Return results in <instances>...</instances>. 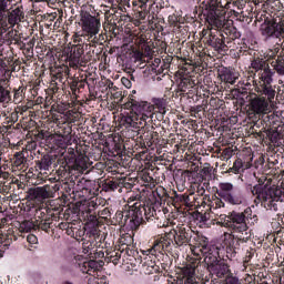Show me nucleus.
<instances>
[{
	"label": "nucleus",
	"instance_id": "obj_29",
	"mask_svg": "<svg viewBox=\"0 0 284 284\" xmlns=\"http://www.w3.org/2000/svg\"><path fill=\"white\" fill-rule=\"evenodd\" d=\"M87 266L89 267V272H91V276H92L94 272H99V270L103 267V261L89 260L87 262Z\"/></svg>",
	"mask_w": 284,
	"mask_h": 284
},
{
	"label": "nucleus",
	"instance_id": "obj_59",
	"mask_svg": "<svg viewBox=\"0 0 284 284\" xmlns=\"http://www.w3.org/2000/svg\"><path fill=\"white\" fill-rule=\"evenodd\" d=\"M77 87L85 88V83H83V82H72V88H77Z\"/></svg>",
	"mask_w": 284,
	"mask_h": 284
},
{
	"label": "nucleus",
	"instance_id": "obj_33",
	"mask_svg": "<svg viewBox=\"0 0 284 284\" xmlns=\"http://www.w3.org/2000/svg\"><path fill=\"white\" fill-rule=\"evenodd\" d=\"M273 70L278 74V77L284 75V60L277 59L271 63Z\"/></svg>",
	"mask_w": 284,
	"mask_h": 284
},
{
	"label": "nucleus",
	"instance_id": "obj_7",
	"mask_svg": "<svg viewBox=\"0 0 284 284\" xmlns=\"http://www.w3.org/2000/svg\"><path fill=\"white\" fill-rule=\"evenodd\" d=\"M8 1L10 0H0V21H6L10 28H14L26 19V12L22 4L16 3L8 7Z\"/></svg>",
	"mask_w": 284,
	"mask_h": 284
},
{
	"label": "nucleus",
	"instance_id": "obj_18",
	"mask_svg": "<svg viewBox=\"0 0 284 284\" xmlns=\"http://www.w3.org/2000/svg\"><path fill=\"white\" fill-rule=\"evenodd\" d=\"M207 270L210 274L215 276V278H225L232 273V270H230V265H227V263H225L223 260H217V262L210 264L207 266Z\"/></svg>",
	"mask_w": 284,
	"mask_h": 284
},
{
	"label": "nucleus",
	"instance_id": "obj_14",
	"mask_svg": "<svg viewBox=\"0 0 284 284\" xmlns=\"http://www.w3.org/2000/svg\"><path fill=\"white\" fill-rule=\"evenodd\" d=\"M270 103H274V99L270 100L268 97H261L257 94H254L248 101L250 110L256 116H265V114H270Z\"/></svg>",
	"mask_w": 284,
	"mask_h": 284
},
{
	"label": "nucleus",
	"instance_id": "obj_30",
	"mask_svg": "<svg viewBox=\"0 0 284 284\" xmlns=\"http://www.w3.org/2000/svg\"><path fill=\"white\" fill-rule=\"evenodd\" d=\"M152 103L153 104H151V105H153V110H154V105H155V108H158V110H160L161 114H165V108L168 105V102H165V99H163V98H153Z\"/></svg>",
	"mask_w": 284,
	"mask_h": 284
},
{
	"label": "nucleus",
	"instance_id": "obj_9",
	"mask_svg": "<svg viewBox=\"0 0 284 284\" xmlns=\"http://www.w3.org/2000/svg\"><path fill=\"white\" fill-rule=\"evenodd\" d=\"M260 32L265 43L281 41V38H284V19L265 20L260 27Z\"/></svg>",
	"mask_w": 284,
	"mask_h": 284
},
{
	"label": "nucleus",
	"instance_id": "obj_63",
	"mask_svg": "<svg viewBox=\"0 0 284 284\" xmlns=\"http://www.w3.org/2000/svg\"><path fill=\"white\" fill-rule=\"evenodd\" d=\"M104 17H105V21H108V23H112V19H110V17H112V14L105 13Z\"/></svg>",
	"mask_w": 284,
	"mask_h": 284
},
{
	"label": "nucleus",
	"instance_id": "obj_6",
	"mask_svg": "<svg viewBox=\"0 0 284 284\" xmlns=\"http://www.w3.org/2000/svg\"><path fill=\"white\" fill-rule=\"evenodd\" d=\"M219 196L230 205H247V196L240 187H235L232 182H220Z\"/></svg>",
	"mask_w": 284,
	"mask_h": 284
},
{
	"label": "nucleus",
	"instance_id": "obj_56",
	"mask_svg": "<svg viewBox=\"0 0 284 284\" xmlns=\"http://www.w3.org/2000/svg\"><path fill=\"white\" fill-rule=\"evenodd\" d=\"M122 83L125 88H132V82L128 78H122Z\"/></svg>",
	"mask_w": 284,
	"mask_h": 284
},
{
	"label": "nucleus",
	"instance_id": "obj_50",
	"mask_svg": "<svg viewBox=\"0 0 284 284\" xmlns=\"http://www.w3.org/2000/svg\"><path fill=\"white\" fill-rule=\"evenodd\" d=\"M50 225H52V222H50V219L45 217L44 220H42V223L40 224V227L44 232H48V230H50Z\"/></svg>",
	"mask_w": 284,
	"mask_h": 284
},
{
	"label": "nucleus",
	"instance_id": "obj_46",
	"mask_svg": "<svg viewBox=\"0 0 284 284\" xmlns=\"http://www.w3.org/2000/svg\"><path fill=\"white\" fill-rule=\"evenodd\" d=\"M22 94H23V88L19 87L18 89H14V95H13L14 101H17L18 103H21Z\"/></svg>",
	"mask_w": 284,
	"mask_h": 284
},
{
	"label": "nucleus",
	"instance_id": "obj_35",
	"mask_svg": "<svg viewBox=\"0 0 284 284\" xmlns=\"http://www.w3.org/2000/svg\"><path fill=\"white\" fill-rule=\"evenodd\" d=\"M74 267H79L82 274H89V276H92V273L88 267V260H85V257L82 256L81 261H78Z\"/></svg>",
	"mask_w": 284,
	"mask_h": 284
},
{
	"label": "nucleus",
	"instance_id": "obj_11",
	"mask_svg": "<svg viewBox=\"0 0 284 284\" xmlns=\"http://www.w3.org/2000/svg\"><path fill=\"white\" fill-rule=\"evenodd\" d=\"M59 192V185H43L30 187L27 192L29 201L36 203H45L48 199H54V194Z\"/></svg>",
	"mask_w": 284,
	"mask_h": 284
},
{
	"label": "nucleus",
	"instance_id": "obj_32",
	"mask_svg": "<svg viewBox=\"0 0 284 284\" xmlns=\"http://www.w3.org/2000/svg\"><path fill=\"white\" fill-rule=\"evenodd\" d=\"M226 39H230L231 41V45L233 41H236V43L241 44V33L239 31V29L236 28H231L230 29V34L227 36V33H225Z\"/></svg>",
	"mask_w": 284,
	"mask_h": 284
},
{
	"label": "nucleus",
	"instance_id": "obj_41",
	"mask_svg": "<svg viewBox=\"0 0 284 284\" xmlns=\"http://www.w3.org/2000/svg\"><path fill=\"white\" fill-rule=\"evenodd\" d=\"M224 278V284H241V280H239V277L234 276L232 273L226 275Z\"/></svg>",
	"mask_w": 284,
	"mask_h": 284
},
{
	"label": "nucleus",
	"instance_id": "obj_5",
	"mask_svg": "<svg viewBox=\"0 0 284 284\" xmlns=\"http://www.w3.org/2000/svg\"><path fill=\"white\" fill-rule=\"evenodd\" d=\"M121 256H123V258H126L132 267H141L142 265V272L144 274L150 275L156 274V272H159V265H156V263H154V261L152 260L149 261V255H145V257L143 258V256L140 255L139 251L134 250V246L125 245L124 247H122Z\"/></svg>",
	"mask_w": 284,
	"mask_h": 284
},
{
	"label": "nucleus",
	"instance_id": "obj_51",
	"mask_svg": "<svg viewBox=\"0 0 284 284\" xmlns=\"http://www.w3.org/2000/svg\"><path fill=\"white\" fill-rule=\"evenodd\" d=\"M27 241L28 243H30L31 245H37V243H39V239L37 237V235L34 234H29L27 236Z\"/></svg>",
	"mask_w": 284,
	"mask_h": 284
},
{
	"label": "nucleus",
	"instance_id": "obj_61",
	"mask_svg": "<svg viewBox=\"0 0 284 284\" xmlns=\"http://www.w3.org/2000/svg\"><path fill=\"white\" fill-rule=\"evenodd\" d=\"M55 79H57L58 81H60V83H63V73H58V74L55 75Z\"/></svg>",
	"mask_w": 284,
	"mask_h": 284
},
{
	"label": "nucleus",
	"instance_id": "obj_45",
	"mask_svg": "<svg viewBox=\"0 0 284 284\" xmlns=\"http://www.w3.org/2000/svg\"><path fill=\"white\" fill-rule=\"evenodd\" d=\"M19 121V112L13 111L10 113L9 116H7V122L8 123H17Z\"/></svg>",
	"mask_w": 284,
	"mask_h": 284
},
{
	"label": "nucleus",
	"instance_id": "obj_47",
	"mask_svg": "<svg viewBox=\"0 0 284 284\" xmlns=\"http://www.w3.org/2000/svg\"><path fill=\"white\" fill-rule=\"evenodd\" d=\"M207 187H210V183H207V182H204L203 184H200L199 186H197V194L200 195V196H203V194H205V190H207Z\"/></svg>",
	"mask_w": 284,
	"mask_h": 284
},
{
	"label": "nucleus",
	"instance_id": "obj_52",
	"mask_svg": "<svg viewBox=\"0 0 284 284\" xmlns=\"http://www.w3.org/2000/svg\"><path fill=\"white\" fill-rule=\"evenodd\" d=\"M169 23L171 26H176V23H179V18L175 14L169 16Z\"/></svg>",
	"mask_w": 284,
	"mask_h": 284
},
{
	"label": "nucleus",
	"instance_id": "obj_58",
	"mask_svg": "<svg viewBox=\"0 0 284 284\" xmlns=\"http://www.w3.org/2000/svg\"><path fill=\"white\" fill-rule=\"evenodd\" d=\"M242 45L240 47V52H243V50H247V42H245V39H242Z\"/></svg>",
	"mask_w": 284,
	"mask_h": 284
},
{
	"label": "nucleus",
	"instance_id": "obj_10",
	"mask_svg": "<svg viewBox=\"0 0 284 284\" xmlns=\"http://www.w3.org/2000/svg\"><path fill=\"white\" fill-rule=\"evenodd\" d=\"M172 244H174V239L170 233L155 240L153 246L146 251H142V254L143 256H154V258L161 261L163 260V256H165L164 252H169L170 247H172Z\"/></svg>",
	"mask_w": 284,
	"mask_h": 284
},
{
	"label": "nucleus",
	"instance_id": "obj_36",
	"mask_svg": "<svg viewBox=\"0 0 284 284\" xmlns=\"http://www.w3.org/2000/svg\"><path fill=\"white\" fill-rule=\"evenodd\" d=\"M14 165H17V168H21V165L28 163V158H26V153H23L22 151L17 152L14 154Z\"/></svg>",
	"mask_w": 284,
	"mask_h": 284
},
{
	"label": "nucleus",
	"instance_id": "obj_20",
	"mask_svg": "<svg viewBox=\"0 0 284 284\" xmlns=\"http://www.w3.org/2000/svg\"><path fill=\"white\" fill-rule=\"evenodd\" d=\"M52 163H54V156H52L49 153H45L42 154L39 160H36V168L40 172H50Z\"/></svg>",
	"mask_w": 284,
	"mask_h": 284
},
{
	"label": "nucleus",
	"instance_id": "obj_3",
	"mask_svg": "<svg viewBox=\"0 0 284 284\" xmlns=\"http://www.w3.org/2000/svg\"><path fill=\"white\" fill-rule=\"evenodd\" d=\"M258 222V216L252 212V207L247 206L243 212L233 211L230 213V220L226 222L231 234L229 239L227 252L236 254L239 250V243H247L250 239V225Z\"/></svg>",
	"mask_w": 284,
	"mask_h": 284
},
{
	"label": "nucleus",
	"instance_id": "obj_38",
	"mask_svg": "<svg viewBox=\"0 0 284 284\" xmlns=\"http://www.w3.org/2000/svg\"><path fill=\"white\" fill-rule=\"evenodd\" d=\"M100 205H101V200H99V199L89 201L88 206H87L88 214H93V212L95 210H99Z\"/></svg>",
	"mask_w": 284,
	"mask_h": 284
},
{
	"label": "nucleus",
	"instance_id": "obj_49",
	"mask_svg": "<svg viewBox=\"0 0 284 284\" xmlns=\"http://www.w3.org/2000/svg\"><path fill=\"white\" fill-rule=\"evenodd\" d=\"M275 41V45H273V48L271 49V57H276V54L281 52V42H278V40Z\"/></svg>",
	"mask_w": 284,
	"mask_h": 284
},
{
	"label": "nucleus",
	"instance_id": "obj_27",
	"mask_svg": "<svg viewBox=\"0 0 284 284\" xmlns=\"http://www.w3.org/2000/svg\"><path fill=\"white\" fill-rule=\"evenodd\" d=\"M206 21L207 23H210L211 26H215V28H222L223 26V20H221V18H219V16L216 14V12L211 11L207 16H206Z\"/></svg>",
	"mask_w": 284,
	"mask_h": 284
},
{
	"label": "nucleus",
	"instance_id": "obj_16",
	"mask_svg": "<svg viewBox=\"0 0 284 284\" xmlns=\"http://www.w3.org/2000/svg\"><path fill=\"white\" fill-rule=\"evenodd\" d=\"M220 250L219 246L214 245V244H205L202 245V247L200 248V252L204 258V263L207 266L216 263L217 261H221V256H220Z\"/></svg>",
	"mask_w": 284,
	"mask_h": 284
},
{
	"label": "nucleus",
	"instance_id": "obj_28",
	"mask_svg": "<svg viewBox=\"0 0 284 284\" xmlns=\"http://www.w3.org/2000/svg\"><path fill=\"white\" fill-rule=\"evenodd\" d=\"M256 73L251 74L246 80L242 82V85H244V90H252V88H256L258 85V80H256Z\"/></svg>",
	"mask_w": 284,
	"mask_h": 284
},
{
	"label": "nucleus",
	"instance_id": "obj_21",
	"mask_svg": "<svg viewBox=\"0 0 284 284\" xmlns=\"http://www.w3.org/2000/svg\"><path fill=\"white\" fill-rule=\"evenodd\" d=\"M199 85V80L194 79L192 75H184L180 79L179 90L180 92H187V90H192V88H196Z\"/></svg>",
	"mask_w": 284,
	"mask_h": 284
},
{
	"label": "nucleus",
	"instance_id": "obj_2",
	"mask_svg": "<svg viewBox=\"0 0 284 284\" xmlns=\"http://www.w3.org/2000/svg\"><path fill=\"white\" fill-rule=\"evenodd\" d=\"M134 94H136V90L129 95L126 108H130L131 111L122 115L121 123L128 130H138V134H141L142 131L146 132L145 141H152L154 126L150 123L154 119V105L148 101H139Z\"/></svg>",
	"mask_w": 284,
	"mask_h": 284
},
{
	"label": "nucleus",
	"instance_id": "obj_40",
	"mask_svg": "<svg viewBox=\"0 0 284 284\" xmlns=\"http://www.w3.org/2000/svg\"><path fill=\"white\" fill-rule=\"evenodd\" d=\"M133 59L135 61V63H140V68H145V61H143V52L141 51H135L133 53Z\"/></svg>",
	"mask_w": 284,
	"mask_h": 284
},
{
	"label": "nucleus",
	"instance_id": "obj_19",
	"mask_svg": "<svg viewBox=\"0 0 284 284\" xmlns=\"http://www.w3.org/2000/svg\"><path fill=\"white\" fill-rule=\"evenodd\" d=\"M178 284H199L196 283V268L192 265L182 267Z\"/></svg>",
	"mask_w": 284,
	"mask_h": 284
},
{
	"label": "nucleus",
	"instance_id": "obj_60",
	"mask_svg": "<svg viewBox=\"0 0 284 284\" xmlns=\"http://www.w3.org/2000/svg\"><path fill=\"white\" fill-rule=\"evenodd\" d=\"M8 68V64H6V61H3L2 58H0V70H6Z\"/></svg>",
	"mask_w": 284,
	"mask_h": 284
},
{
	"label": "nucleus",
	"instance_id": "obj_12",
	"mask_svg": "<svg viewBox=\"0 0 284 284\" xmlns=\"http://www.w3.org/2000/svg\"><path fill=\"white\" fill-rule=\"evenodd\" d=\"M206 44L213 48L219 54L227 52L232 48V40L225 37L221 31H209V34L204 38Z\"/></svg>",
	"mask_w": 284,
	"mask_h": 284
},
{
	"label": "nucleus",
	"instance_id": "obj_1",
	"mask_svg": "<svg viewBox=\"0 0 284 284\" xmlns=\"http://www.w3.org/2000/svg\"><path fill=\"white\" fill-rule=\"evenodd\" d=\"M132 209L129 212L116 211L113 221L118 225H128L131 230H139L143 219H159L163 214V196L159 191L136 194Z\"/></svg>",
	"mask_w": 284,
	"mask_h": 284
},
{
	"label": "nucleus",
	"instance_id": "obj_31",
	"mask_svg": "<svg viewBox=\"0 0 284 284\" xmlns=\"http://www.w3.org/2000/svg\"><path fill=\"white\" fill-rule=\"evenodd\" d=\"M140 11L135 12V19L139 21H145V17H148V11L145 10L148 8V4L141 0L139 3Z\"/></svg>",
	"mask_w": 284,
	"mask_h": 284
},
{
	"label": "nucleus",
	"instance_id": "obj_62",
	"mask_svg": "<svg viewBox=\"0 0 284 284\" xmlns=\"http://www.w3.org/2000/svg\"><path fill=\"white\" fill-rule=\"evenodd\" d=\"M60 230H68L69 224L68 223H60Z\"/></svg>",
	"mask_w": 284,
	"mask_h": 284
},
{
	"label": "nucleus",
	"instance_id": "obj_8",
	"mask_svg": "<svg viewBox=\"0 0 284 284\" xmlns=\"http://www.w3.org/2000/svg\"><path fill=\"white\" fill-rule=\"evenodd\" d=\"M274 74L276 72L270 65L257 73L258 85L256 87V93L261 94V97H267L270 101L276 98V87L272 85L274 83Z\"/></svg>",
	"mask_w": 284,
	"mask_h": 284
},
{
	"label": "nucleus",
	"instance_id": "obj_39",
	"mask_svg": "<svg viewBox=\"0 0 284 284\" xmlns=\"http://www.w3.org/2000/svg\"><path fill=\"white\" fill-rule=\"evenodd\" d=\"M230 172H234V174H240V172H243V160H235L233 168L230 169Z\"/></svg>",
	"mask_w": 284,
	"mask_h": 284
},
{
	"label": "nucleus",
	"instance_id": "obj_34",
	"mask_svg": "<svg viewBox=\"0 0 284 284\" xmlns=\"http://www.w3.org/2000/svg\"><path fill=\"white\" fill-rule=\"evenodd\" d=\"M121 187V182L119 180H111L103 185L104 192H114Z\"/></svg>",
	"mask_w": 284,
	"mask_h": 284
},
{
	"label": "nucleus",
	"instance_id": "obj_55",
	"mask_svg": "<svg viewBox=\"0 0 284 284\" xmlns=\"http://www.w3.org/2000/svg\"><path fill=\"white\" fill-rule=\"evenodd\" d=\"M67 152L71 156L70 160L74 161V159L77 158V154L74 153V148H68Z\"/></svg>",
	"mask_w": 284,
	"mask_h": 284
},
{
	"label": "nucleus",
	"instance_id": "obj_24",
	"mask_svg": "<svg viewBox=\"0 0 284 284\" xmlns=\"http://www.w3.org/2000/svg\"><path fill=\"white\" fill-rule=\"evenodd\" d=\"M9 26L10 24L6 20H0V43H7L8 45L11 43L10 37L14 34L12 31L8 32ZM6 32L8 33L6 34Z\"/></svg>",
	"mask_w": 284,
	"mask_h": 284
},
{
	"label": "nucleus",
	"instance_id": "obj_26",
	"mask_svg": "<svg viewBox=\"0 0 284 284\" xmlns=\"http://www.w3.org/2000/svg\"><path fill=\"white\" fill-rule=\"evenodd\" d=\"M251 68L258 74V72H263V70L270 68V63H267V61L263 58H254L251 61Z\"/></svg>",
	"mask_w": 284,
	"mask_h": 284
},
{
	"label": "nucleus",
	"instance_id": "obj_48",
	"mask_svg": "<svg viewBox=\"0 0 284 284\" xmlns=\"http://www.w3.org/2000/svg\"><path fill=\"white\" fill-rule=\"evenodd\" d=\"M227 221H230V213L229 215L221 214L219 223L223 225V227H230V224H227Z\"/></svg>",
	"mask_w": 284,
	"mask_h": 284
},
{
	"label": "nucleus",
	"instance_id": "obj_23",
	"mask_svg": "<svg viewBox=\"0 0 284 284\" xmlns=\"http://www.w3.org/2000/svg\"><path fill=\"white\" fill-rule=\"evenodd\" d=\"M171 236L179 246L185 245L190 239V234H187L185 229H179L178 231L171 232Z\"/></svg>",
	"mask_w": 284,
	"mask_h": 284
},
{
	"label": "nucleus",
	"instance_id": "obj_17",
	"mask_svg": "<svg viewBox=\"0 0 284 284\" xmlns=\"http://www.w3.org/2000/svg\"><path fill=\"white\" fill-rule=\"evenodd\" d=\"M217 74L222 83H225L226 85H234L241 77V73L231 67H220Z\"/></svg>",
	"mask_w": 284,
	"mask_h": 284
},
{
	"label": "nucleus",
	"instance_id": "obj_64",
	"mask_svg": "<svg viewBox=\"0 0 284 284\" xmlns=\"http://www.w3.org/2000/svg\"><path fill=\"white\" fill-rule=\"evenodd\" d=\"M8 130H9V128L8 126H0V134L2 133V132H8Z\"/></svg>",
	"mask_w": 284,
	"mask_h": 284
},
{
	"label": "nucleus",
	"instance_id": "obj_15",
	"mask_svg": "<svg viewBox=\"0 0 284 284\" xmlns=\"http://www.w3.org/2000/svg\"><path fill=\"white\" fill-rule=\"evenodd\" d=\"M88 44H74L71 47L70 55H69V65L78 70V68H85V60H83V54Z\"/></svg>",
	"mask_w": 284,
	"mask_h": 284
},
{
	"label": "nucleus",
	"instance_id": "obj_25",
	"mask_svg": "<svg viewBox=\"0 0 284 284\" xmlns=\"http://www.w3.org/2000/svg\"><path fill=\"white\" fill-rule=\"evenodd\" d=\"M6 80H0V103L3 105H8V103L12 102V95H10V90L6 89Z\"/></svg>",
	"mask_w": 284,
	"mask_h": 284
},
{
	"label": "nucleus",
	"instance_id": "obj_13",
	"mask_svg": "<svg viewBox=\"0 0 284 284\" xmlns=\"http://www.w3.org/2000/svg\"><path fill=\"white\" fill-rule=\"evenodd\" d=\"M81 23L82 32H84L89 39H93V37L101 31V18H99V13H97V16H92L90 12L82 13Z\"/></svg>",
	"mask_w": 284,
	"mask_h": 284
},
{
	"label": "nucleus",
	"instance_id": "obj_54",
	"mask_svg": "<svg viewBox=\"0 0 284 284\" xmlns=\"http://www.w3.org/2000/svg\"><path fill=\"white\" fill-rule=\"evenodd\" d=\"M99 214H100V216H103L104 219H108V216H112V213H110V209H104Z\"/></svg>",
	"mask_w": 284,
	"mask_h": 284
},
{
	"label": "nucleus",
	"instance_id": "obj_43",
	"mask_svg": "<svg viewBox=\"0 0 284 284\" xmlns=\"http://www.w3.org/2000/svg\"><path fill=\"white\" fill-rule=\"evenodd\" d=\"M210 217L211 215L209 212L196 214V221H200V223H207L210 221Z\"/></svg>",
	"mask_w": 284,
	"mask_h": 284
},
{
	"label": "nucleus",
	"instance_id": "obj_42",
	"mask_svg": "<svg viewBox=\"0 0 284 284\" xmlns=\"http://www.w3.org/2000/svg\"><path fill=\"white\" fill-rule=\"evenodd\" d=\"M34 227V224L30 221H24L20 224V230H22V232H32Z\"/></svg>",
	"mask_w": 284,
	"mask_h": 284
},
{
	"label": "nucleus",
	"instance_id": "obj_57",
	"mask_svg": "<svg viewBox=\"0 0 284 284\" xmlns=\"http://www.w3.org/2000/svg\"><path fill=\"white\" fill-rule=\"evenodd\" d=\"M223 154H224L225 159H232L233 152H232V150L226 149L223 151Z\"/></svg>",
	"mask_w": 284,
	"mask_h": 284
},
{
	"label": "nucleus",
	"instance_id": "obj_53",
	"mask_svg": "<svg viewBox=\"0 0 284 284\" xmlns=\"http://www.w3.org/2000/svg\"><path fill=\"white\" fill-rule=\"evenodd\" d=\"M48 212V210L47 209H43V210H39L38 212H37V214H40V217L42 219V221H45V219H49L48 217V214H45Z\"/></svg>",
	"mask_w": 284,
	"mask_h": 284
},
{
	"label": "nucleus",
	"instance_id": "obj_44",
	"mask_svg": "<svg viewBox=\"0 0 284 284\" xmlns=\"http://www.w3.org/2000/svg\"><path fill=\"white\" fill-rule=\"evenodd\" d=\"M57 144L59 145V148H61L62 150H65L68 148V145H71L72 143H70V140L65 141L64 136H61L57 140Z\"/></svg>",
	"mask_w": 284,
	"mask_h": 284
},
{
	"label": "nucleus",
	"instance_id": "obj_37",
	"mask_svg": "<svg viewBox=\"0 0 284 284\" xmlns=\"http://www.w3.org/2000/svg\"><path fill=\"white\" fill-rule=\"evenodd\" d=\"M210 213L214 214L216 210H221V207H225V202H222L221 199H216L214 202L209 203Z\"/></svg>",
	"mask_w": 284,
	"mask_h": 284
},
{
	"label": "nucleus",
	"instance_id": "obj_22",
	"mask_svg": "<svg viewBox=\"0 0 284 284\" xmlns=\"http://www.w3.org/2000/svg\"><path fill=\"white\" fill-rule=\"evenodd\" d=\"M83 258V255H72L70 258H67L60 266V271L62 274H68L72 272V267L79 263Z\"/></svg>",
	"mask_w": 284,
	"mask_h": 284
},
{
	"label": "nucleus",
	"instance_id": "obj_4",
	"mask_svg": "<svg viewBox=\"0 0 284 284\" xmlns=\"http://www.w3.org/2000/svg\"><path fill=\"white\" fill-rule=\"evenodd\" d=\"M246 191L255 196V205H263L265 210H271V212H278L283 210L284 203V190L283 189H272L270 184H265L263 180H258L255 185L246 184Z\"/></svg>",
	"mask_w": 284,
	"mask_h": 284
}]
</instances>
